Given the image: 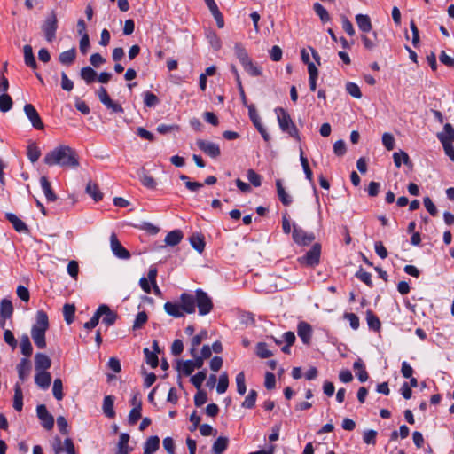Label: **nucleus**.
I'll use <instances>...</instances> for the list:
<instances>
[{"label":"nucleus","mask_w":454,"mask_h":454,"mask_svg":"<svg viewBox=\"0 0 454 454\" xmlns=\"http://www.w3.org/2000/svg\"><path fill=\"white\" fill-rule=\"evenodd\" d=\"M185 313L192 314L198 308L199 315L206 316L213 309V301L209 295L202 289H197L194 294L183 293L180 295Z\"/></svg>","instance_id":"nucleus-1"},{"label":"nucleus","mask_w":454,"mask_h":454,"mask_svg":"<svg viewBox=\"0 0 454 454\" xmlns=\"http://www.w3.org/2000/svg\"><path fill=\"white\" fill-rule=\"evenodd\" d=\"M43 162L48 166H59L61 168H74L79 166V159L74 149L61 145L47 153Z\"/></svg>","instance_id":"nucleus-2"},{"label":"nucleus","mask_w":454,"mask_h":454,"mask_svg":"<svg viewBox=\"0 0 454 454\" xmlns=\"http://www.w3.org/2000/svg\"><path fill=\"white\" fill-rule=\"evenodd\" d=\"M49 329V319L46 312L38 310L35 315V323L31 327V337L35 345L43 349L46 348V332Z\"/></svg>","instance_id":"nucleus-3"},{"label":"nucleus","mask_w":454,"mask_h":454,"mask_svg":"<svg viewBox=\"0 0 454 454\" xmlns=\"http://www.w3.org/2000/svg\"><path fill=\"white\" fill-rule=\"evenodd\" d=\"M275 112L280 129L295 140L301 141L299 130L291 119L290 114L282 107L276 108Z\"/></svg>","instance_id":"nucleus-4"},{"label":"nucleus","mask_w":454,"mask_h":454,"mask_svg":"<svg viewBox=\"0 0 454 454\" xmlns=\"http://www.w3.org/2000/svg\"><path fill=\"white\" fill-rule=\"evenodd\" d=\"M57 29V15L54 12H51L42 25V30L47 42L51 43L55 39Z\"/></svg>","instance_id":"nucleus-5"},{"label":"nucleus","mask_w":454,"mask_h":454,"mask_svg":"<svg viewBox=\"0 0 454 454\" xmlns=\"http://www.w3.org/2000/svg\"><path fill=\"white\" fill-rule=\"evenodd\" d=\"M321 254V246L318 243H315L313 247L303 255L300 257L298 260L301 264L306 266H315L319 263Z\"/></svg>","instance_id":"nucleus-6"},{"label":"nucleus","mask_w":454,"mask_h":454,"mask_svg":"<svg viewBox=\"0 0 454 454\" xmlns=\"http://www.w3.org/2000/svg\"><path fill=\"white\" fill-rule=\"evenodd\" d=\"M97 95L100 102L103 105H105L108 109H111L114 113L122 114L124 112V109L119 103H116L111 99L106 88L100 87L97 91Z\"/></svg>","instance_id":"nucleus-7"},{"label":"nucleus","mask_w":454,"mask_h":454,"mask_svg":"<svg viewBox=\"0 0 454 454\" xmlns=\"http://www.w3.org/2000/svg\"><path fill=\"white\" fill-rule=\"evenodd\" d=\"M196 145L200 150H201L205 154L211 158H217L221 154V149L219 145L214 142L198 139L196 141Z\"/></svg>","instance_id":"nucleus-8"},{"label":"nucleus","mask_w":454,"mask_h":454,"mask_svg":"<svg viewBox=\"0 0 454 454\" xmlns=\"http://www.w3.org/2000/svg\"><path fill=\"white\" fill-rule=\"evenodd\" d=\"M110 247L116 257L123 260L130 258V253L121 244L115 233H112L110 236Z\"/></svg>","instance_id":"nucleus-9"},{"label":"nucleus","mask_w":454,"mask_h":454,"mask_svg":"<svg viewBox=\"0 0 454 454\" xmlns=\"http://www.w3.org/2000/svg\"><path fill=\"white\" fill-rule=\"evenodd\" d=\"M24 112L35 129L38 130L44 129L42 119L33 105L26 104L24 106Z\"/></svg>","instance_id":"nucleus-10"},{"label":"nucleus","mask_w":454,"mask_h":454,"mask_svg":"<svg viewBox=\"0 0 454 454\" xmlns=\"http://www.w3.org/2000/svg\"><path fill=\"white\" fill-rule=\"evenodd\" d=\"M294 241L300 246H307L315 239L313 233H308L301 228L294 226L293 231Z\"/></svg>","instance_id":"nucleus-11"},{"label":"nucleus","mask_w":454,"mask_h":454,"mask_svg":"<svg viewBox=\"0 0 454 454\" xmlns=\"http://www.w3.org/2000/svg\"><path fill=\"white\" fill-rule=\"evenodd\" d=\"M37 417L42 422V426L46 430H51L54 426V418L49 413L44 404H40L36 408Z\"/></svg>","instance_id":"nucleus-12"},{"label":"nucleus","mask_w":454,"mask_h":454,"mask_svg":"<svg viewBox=\"0 0 454 454\" xmlns=\"http://www.w3.org/2000/svg\"><path fill=\"white\" fill-rule=\"evenodd\" d=\"M312 332L313 331L311 325L305 321H301L297 325L298 336L301 338V341L306 345H309L311 341Z\"/></svg>","instance_id":"nucleus-13"},{"label":"nucleus","mask_w":454,"mask_h":454,"mask_svg":"<svg viewBox=\"0 0 454 454\" xmlns=\"http://www.w3.org/2000/svg\"><path fill=\"white\" fill-rule=\"evenodd\" d=\"M164 310L166 313L173 317L179 318L184 316V309L183 307V301H180V304L176 302L167 301L164 304Z\"/></svg>","instance_id":"nucleus-14"},{"label":"nucleus","mask_w":454,"mask_h":454,"mask_svg":"<svg viewBox=\"0 0 454 454\" xmlns=\"http://www.w3.org/2000/svg\"><path fill=\"white\" fill-rule=\"evenodd\" d=\"M51 366V358L43 353H36L35 356V372H43L50 369Z\"/></svg>","instance_id":"nucleus-15"},{"label":"nucleus","mask_w":454,"mask_h":454,"mask_svg":"<svg viewBox=\"0 0 454 454\" xmlns=\"http://www.w3.org/2000/svg\"><path fill=\"white\" fill-rule=\"evenodd\" d=\"M5 218L12 224L16 231L28 233L29 230L27 224L23 221H21L16 215L12 213H6Z\"/></svg>","instance_id":"nucleus-16"},{"label":"nucleus","mask_w":454,"mask_h":454,"mask_svg":"<svg viewBox=\"0 0 454 454\" xmlns=\"http://www.w3.org/2000/svg\"><path fill=\"white\" fill-rule=\"evenodd\" d=\"M35 384L42 389H47L51 382V373L47 371L36 372L35 375Z\"/></svg>","instance_id":"nucleus-17"},{"label":"nucleus","mask_w":454,"mask_h":454,"mask_svg":"<svg viewBox=\"0 0 454 454\" xmlns=\"http://www.w3.org/2000/svg\"><path fill=\"white\" fill-rule=\"evenodd\" d=\"M40 184L47 200L49 202L56 201L57 195L53 192L51 183L46 176H43L40 178Z\"/></svg>","instance_id":"nucleus-18"},{"label":"nucleus","mask_w":454,"mask_h":454,"mask_svg":"<svg viewBox=\"0 0 454 454\" xmlns=\"http://www.w3.org/2000/svg\"><path fill=\"white\" fill-rule=\"evenodd\" d=\"M31 370L30 361L27 358H22L17 365L19 379L25 381L28 377Z\"/></svg>","instance_id":"nucleus-19"},{"label":"nucleus","mask_w":454,"mask_h":454,"mask_svg":"<svg viewBox=\"0 0 454 454\" xmlns=\"http://www.w3.org/2000/svg\"><path fill=\"white\" fill-rule=\"evenodd\" d=\"M114 403V396H113V395L105 396L102 408H103L104 414L109 419H113L115 416Z\"/></svg>","instance_id":"nucleus-20"},{"label":"nucleus","mask_w":454,"mask_h":454,"mask_svg":"<svg viewBox=\"0 0 454 454\" xmlns=\"http://www.w3.org/2000/svg\"><path fill=\"white\" fill-rule=\"evenodd\" d=\"M129 435L126 433L120 434L116 454H129L132 449L129 447Z\"/></svg>","instance_id":"nucleus-21"},{"label":"nucleus","mask_w":454,"mask_h":454,"mask_svg":"<svg viewBox=\"0 0 454 454\" xmlns=\"http://www.w3.org/2000/svg\"><path fill=\"white\" fill-rule=\"evenodd\" d=\"M23 51L25 64L32 69H35L37 67V64L33 53L32 46L26 44L23 48Z\"/></svg>","instance_id":"nucleus-22"},{"label":"nucleus","mask_w":454,"mask_h":454,"mask_svg":"<svg viewBox=\"0 0 454 454\" xmlns=\"http://www.w3.org/2000/svg\"><path fill=\"white\" fill-rule=\"evenodd\" d=\"M276 186L279 200L283 205L289 206L292 203V199L283 187L282 181L280 179L276 181Z\"/></svg>","instance_id":"nucleus-23"},{"label":"nucleus","mask_w":454,"mask_h":454,"mask_svg":"<svg viewBox=\"0 0 454 454\" xmlns=\"http://www.w3.org/2000/svg\"><path fill=\"white\" fill-rule=\"evenodd\" d=\"M99 307H105V309L100 312V317L104 316L102 322L106 325H114L116 321L117 315L106 305H100Z\"/></svg>","instance_id":"nucleus-24"},{"label":"nucleus","mask_w":454,"mask_h":454,"mask_svg":"<svg viewBox=\"0 0 454 454\" xmlns=\"http://www.w3.org/2000/svg\"><path fill=\"white\" fill-rule=\"evenodd\" d=\"M160 448V438L158 436L149 437L144 446V452L153 454Z\"/></svg>","instance_id":"nucleus-25"},{"label":"nucleus","mask_w":454,"mask_h":454,"mask_svg":"<svg viewBox=\"0 0 454 454\" xmlns=\"http://www.w3.org/2000/svg\"><path fill=\"white\" fill-rule=\"evenodd\" d=\"M183 237V232L180 230H174L166 235L165 243L168 246H176L181 242Z\"/></svg>","instance_id":"nucleus-26"},{"label":"nucleus","mask_w":454,"mask_h":454,"mask_svg":"<svg viewBox=\"0 0 454 454\" xmlns=\"http://www.w3.org/2000/svg\"><path fill=\"white\" fill-rule=\"evenodd\" d=\"M76 58V51L74 48H72L68 51H63L59 56V60L62 65L69 66L71 65Z\"/></svg>","instance_id":"nucleus-27"},{"label":"nucleus","mask_w":454,"mask_h":454,"mask_svg":"<svg viewBox=\"0 0 454 454\" xmlns=\"http://www.w3.org/2000/svg\"><path fill=\"white\" fill-rule=\"evenodd\" d=\"M229 439L225 436L218 437L212 447V450L215 454H223L228 447Z\"/></svg>","instance_id":"nucleus-28"},{"label":"nucleus","mask_w":454,"mask_h":454,"mask_svg":"<svg viewBox=\"0 0 454 454\" xmlns=\"http://www.w3.org/2000/svg\"><path fill=\"white\" fill-rule=\"evenodd\" d=\"M190 243L192 247L199 253H202L205 248L204 237L200 233H193L190 237Z\"/></svg>","instance_id":"nucleus-29"},{"label":"nucleus","mask_w":454,"mask_h":454,"mask_svg":"<svg viewBox=\"0 0 454 454\" xmlns=\"http://www.w3.org/2000/svg\"><path fill=\"white\" fill-rule=\"evenodd\" d=\"M353 368L355 371H357L356 376L361 382H365L368 380V373L365 370V366L363 361L360 358L354 363Z\"/></svg>","instance_id":"nucleus-30"},{"label":"nucleus","mask_w":454,"mask_h":454,"mask_svg":"<svg viewBox=\"0 0 454 454\" xmlns=\"http://www.w3.org/2000/svg\"><path fill=\"white\" fill-rule=\"evenodd\" d=\"M366 321L371 330L375 332L380 331L381 326L380 321L379 317L370 309L366 311Z\"/></svg>","instance_id":"nucleus-31"},{"label":"nucleus","mask_w":454,"mask_h":454,"mask_svg":"<svg viewBox=\"0 0 454 454\" xmlns=\"http://www.w3.org/2000/svg\"><path fill=\"white\" fill-rule=\"evenodd\" d=\"M356 20L359 29L363 32H369L372 29V23L368 15L357 14Z\"/></svg>","instance_id":"nucleus-32"},{"label":"nucleus","mask_w":454,"mask_h":454,"mask_svg":"<svg viewBox=\"0 0 454 454\" xmlns=\"http://www.w3.org/2000/svg\"><path fill=\"white\" fill-rule=\"evenodd\" d=\"M81 78L85 81L87 84L93 82L97 79L96 71L90 67H85L81 69Z\"/></svg>","instance_id":"nucleus-33"},{"label":"nucleus","mask_w":454,"mask_h":454,"mask_svg":"<svg viewBox=\"0 0 454 454\" xmlns=\"http://www.w3.org/2000/svg\"><path fill=\"white\" fill-rule=\"evenodd\" d=\"M138 176H139V179H140V182L142 183V184L144 186H145L146 188H149V189H155L156 187V181L154 180V178L148 175L145 169H142L140 172H138Z\"/></svg>","instance_id":"nucleus-34"},{"label":"nucleus","mask_w":454,"mask_h":454,"mask_svg":"<svg viewBox=\"0 0 454 454\" xmlns=\"http://www.w3.org/2000/svg\"><path fill=\"white\" fill-rule=\"evenodd\" d=\"M20 347L21 353L26 356L25 358L32 355L33 347L27 334L21 336Z\"/></svg>","instance_id":"nucleus-35"},{"label":"nucleus","mask_w":454,"mask_h":454,"mask_svg":"<svg viewBox=\"0 0 454 454\" xmlns=\"http://www.w3.org/2000/svg\"><path fill=\"white\" fill-rule=\"evenodd\" d=\"M176 370L185 376L191 375L194 372V367L192 360L179 361L176 365Z\"/></svg>","instance_id":"nucleus-36"},{"label":"nucleus","mask_w":454,"mask_h":454,"mask_svg":"<svg viewBox=\"0 0 454 454\" xmlns=\"http://www.w3.org/2000/svg\"><path fill=\"white\" fill-rule=\"evenodd\" d=\"M438 139L441 141V137L444 138L445 142L452 143L454 141V129L450 123H446L443 128V131L437 134Z\"/></svg>","instance_id":"nucleus-37"},{"label":"nucleus","mask_w":454,"mask_h":454,"mask_svg":"<svg viewBox=\"0 0 454 454\" xmlns=\"http://www.w3.org/2000/svg\"><path fill=\"white\" fill-rule=\"evenodd\" d=\"M86 192L93 198L95 201H99L103 198V194L100 192L98 185L92 182H89L86 186Z\"/></svg>","instance_id":"nucleus-38"},{"label":"nucleus","mask_w":454,"mask_h":454,"mask_svg":"<svg viewBox=\"0 0 454 454\" xmlns=\"http://www.w3.org/2000/svg\"><path fill=\"white\" fill-rule=\"evenodd\" d=\"M393 158H394L395 165L397 168H399L401 166L402 162H403L407 166H412V164L410 160L409 155L403 151L395 153L393 154Z\"/></svg>","instance_id":"nucleus-39"},{"label":"nucleus","mask_w":454,"mask_h":454,"mask_svg":"<svg viewBox=\"0 0 454 454\" xmlns=\"http://www.w3.org/2000/svg\"><path fill=\"white\" fill-rule=\"evenodd\" d=\"M13 408L17 411H21L23 408V395L19 385H16L14 389Z\"/></svg>","instance_id":"nucleus-40"},{"label":"nucleus","mask_w":454,"mask_h":454,"mask_svg":"<svg viewBox=\"0 0 454 454\" xmlns=\"http://www.w3.org/2000/svg\"><path fill=\"white\" fill-rule=\"evenodd\" d=\"M300 160L302 166L303 171L305 173L306 178L312 183L313 182V174L309 165V160L307 157L304 156V153L301 149H300Z\"/></svg>","instance_id":"nucleus-41"},{"label":"nucleus","mask_w":454,"mask_h":454,"mask_svg":"<svg viewBox=\"0 0 454 454\" xmlns=\"http://www.w3.org/2000/svg\"><path fill=\"white\" fill-rule=\"evenodd\" d=\"M12 313L13 307L12 301L7 299L2 300L0 303V315L10 318L12 316Z\"/></svg>","instance_id":"nucleus-42"},{"label":"nucleus","mask_w":454,"mask_h":454,"mask_svg":"<svg viewBox=\"0 0 454 454\" xmlns=\"http://www.w3.org/2000/svg\"><path fill=\"white\" fill-rule=\"evenodd\" d=\"M142 403L138 401L137 405L133 407L129 414V423L135 425L141 418Z\"/></svg>","instance_id":"nucleus-43"},{"label":"nucleus","mask_w":454,"mask_h":454,"mask_svg":"<svg viewBox=\"0 0 454 454\" xmlns=\"http://www.w3.org/2000/svg\"><path fill=\"white\" fill-rule=\"evenodd\" d=\"M242 67H244L245 71L247 72L251 76H260L262 74V69L254 65L252 59L244 63Z\"/></svg>","instance_id":"nucleus-44"},{"label":"nucleus","mask_w":454,"mask_h":454,"mask_svg":"<svg viewBox=\"0 0 454 454\" xmlns=\"http://www.w3.org/2000/svg\"><path fill=\"white\" fill-rule=\"evenodd\" d=\"M75 306L74 304H65L63 307V315L65 321L69 325L74 321Z\"/></svg>","instance_id":"nucleus-45"},{"label":"nucleus","mask_w":454,"mask_h":454,"mask_svg":"<svg viewBox=\"0 0 454 454\" xmlns=\"http://www.w3.org/2000/svg\"><path fill=\"white\" fill-rule=\"evenodd\" d=\"M315 12L319 16L322 22L325 23L330 20V15L326 9L319 3H315L313 5Z\"/></svg>","instance_id":"nucleus-46"},{"label":"nucleus","mask_w":454,"mask_h":454,"mask_svg":"<svg viewBox=\"0 0 454 454\" xmlns=\"http://www.w3.org/2000/svg\"><path fill=\"white\" fill-rule=\"evenodd\" d=\"M27 155L31 162L34 163L40 158L41 151L35 144H30L27 148Z\"/></svg>","instance_id":"nucleus-47"},{"label":"nucleus","mask_w":454,"mask_h":454,"mask_svg":"<svg viewBox=\"0 0 454 454\" xmlns=\"http://www.w3.org/2000/svg\"><path fill=\"white\" fill-rule=\"evenodd\" d=\"M52 393L58 401L62 400L64 397L62 380L59 378L53 381Z\"/></svg>","instance_id":"nucleus-48"},{"label":"nucleus","mask_w":454,"mask_h":454,"mask_svg":"<svg viewBox=\"0 0 454 454\" xmlns=\"http://www.w3.org/2000/svg\"><path fill=\"white\" fill-rule=\"evenodd\" d=\"M257 398V392L254 389L250 390L247 397L242 403V407L246 409H252L255 405Z\"/></svg>","instance_id":"nucleus-49"},{"label":"nucleus","mask_w":454,"mask_h":454,"mask_svg":"<svg viewBox=\"0 0 454 454\" xmlns=\"http://www.w3.org/2000/svg\"><path fill=\"white\" fill-rule=\"evenodd\" d=\"M229 387V379L227 372H223L218 380V384L216 386V391L218 394H223L226 392Z\"/></svg>","instance_id":"nucleus-50"},{"label":"nucleus","mask_w":454,"mask_h":454,"mask_svg":"<svg viewBox=\"0 0 454 454\" xmlns=\"http://www.w3.org/2000/svg\"><path fill=\"white\" fill-rule=\"evenodd\" d=\"M237 392L243 395L247 391L246 377L243 372H240L236 376Z\"/></svg>","instance_id":"nucleus-51"},{"label":"nucleus","mask_w":454,"mask_h":454,"mask_svg":"<svg viewBox=\"0 0 454 454\" xmlns=\"http://www.w3.org/2000/svg\"><path fill=\"white\" fill-rule=\"evenodd\" d=\"M12 107V99L6 94L3 93L0 95V111L5 113Z\"/></svg>","instance_id":"nucleus-52"},{"label":"nucleus","mask_w":454,"mask_h":454,"mask_svg":"<svg viewBox=\"0 0 454 454\" xmlns=\"http://www.w3.org/2000/svg\"><path fill=\"white\" fill-rule=\"evenodd\" d=\"M144 103L147 107H154L159 104L160 100L156 95L151 91H145L143 93Z\"/></svg>","instance_id":"nucleus-53"},{"label":"nucleus","mask_w":454,"mask_h":454,"mask_svg":"<svg viewBox=\"0 0 454 454\" xmlns=\"http://www.w3.org/2000/svg\"><path fill=\"white\" fill-rule=\"evenodd\" d=\"M144 354L145 355L146 363L152 367L155 368L159 364V359L155 352H152L148 348H144Z\"/></svg>","instance_id":"nucleus-54"},{"label":"nucleus","mask_w":454,"mask_h":454,"mask_svg":"<svg viewBox=\"0 0 454 454\" xmlns=\"http://www.w3.org/2000/svg\"><path fill=\"white\" fill-rule=\"evenodd\" d=\"M247 178L254 187H259L262 184V176L259 174H257L254 169L247 170Z\"/></svg>","instance_id":"nucleus-55"},{"label":"nucleus","mask_w":454,"mask_h":454,"mask_svg":"<svg viewBox=\"0 0 454 454\" xmlns=\"http://www.w3.org/2000/svg\"><path fill=\"white\" fill-rule=\"evenodd\" d=\"M206 378L207 372L200 371L191 378V382L197 389H200Z\"/></svg>","instance_id":"nucleus-56"},{"label":"nucleus","mask_w":454,"mask_h":454,"mask_svg":"<svg viewBox=\"0 0 454 454\" xmlns=\"http://www.w3.org/2000/svg\"><path fill=\"white\" fill-rule=\"evenodd\" d=\"M346 90L350 96H352L355 98H362V92L360 90V88L355 82H348L346 84Z\"/></svg>","instance_id":"nucleus-57"},{"label":"nucleus","mask_w":454,"mask_h":454,"mask_svg":"<svg viewBox=\"0 0 454 454\" xmlns=\"http://www.w3.org/2000/svg\"><path fill=\"white\" fill-rule=\"evenodd\" d=\"M105 309V307H98L93 317L90 319V321L84 324V328L92 329L97 326L100 318V312Z\"/></svg>","instance_id":"nucleus-58"},{"label":"nucleus","mask_w":454,"mask_h":454,"mask_svg":"<svg viewBox=\"0 0 454 454\" xmlns=\"http://www.w3.org/2000/svg\"><path fill=\"white\" fill-rule=\"evenodd\" d=\"M256 355L261 358H268L272 356V352L268 349L266 343L259 342L256 345Z\"/></svg>","instance_id":"nucleus-59"},{"label":"nucleus","mask_w":454,"mask_h":454,"mask_svg":"<svg viewBox=\"0 0 454 454\" xmlns=\"http://www.w3.org/2000/svg\"><path fill=\"white\" fill-rule=\"evenodd\" d=\"M235 53L241 65L251 59L247 51L239 44L235 46Z\"/></svg>","instance_id":"nucleus-60"},{"label":"nucleus","mask_w":454,"mask_h":454,"mask_svg":"<svg viewBox=\"0 0 454 454\" xmlns=\"http://www.w3.org/2000/svg\"><path fill=\"white\" fill-rule=\"evenodd\" d=\"M356 277L368 286H372V275L364 269L360 268V270L356 273Z\"/></svg>","instance_id":"nucleus-61"},{"label":"nucleus","mask_w":454,"mask_h":454,"mask_svg":"<svg viewBox=\"0 0 454 454\" xmlns=\"http://www.w3.org/2000/svg\"><path fill=\"white\" fill-rule=\"evenodd\" d=\"M248 108V115H249V118L251 120V121L253 122V124L254 126H258L259 123H261V118L255 109V106L254 105H249L247 106Z\"/></svg>","instance_id":"nucleus-62"},{"label":"nucleus","mask_w":454,"mask_h":454,"mask_svg":"<svg viewBox=\"0 0 454 454\" xmlns=\"http://www.w3.org/2000/svg\"><path fill=\"white\" fill-rule=\"evenodd\" d=\"M147 319H148V317L145 311L139 312L137 315L136 319L134 321L133 328L140 329L143 326V325H145L146 323Z\"/></svg>","instance_id":"nucleus-63"},{"label":"nucleus","mask_w":454,"mask_h":454,"mask_svg":"<svg viewBox=\"0 0 454 454\" xmlns=\"http://www.w3.org/2000/svg\"><path fill=\"white\" fill-rule=\"evenodd\" d=\"M4 340L12 349L16 348L18 342L11 330L4 331Z\"/></svg>","instance_id":"nucleus-64"}]
</instances>
